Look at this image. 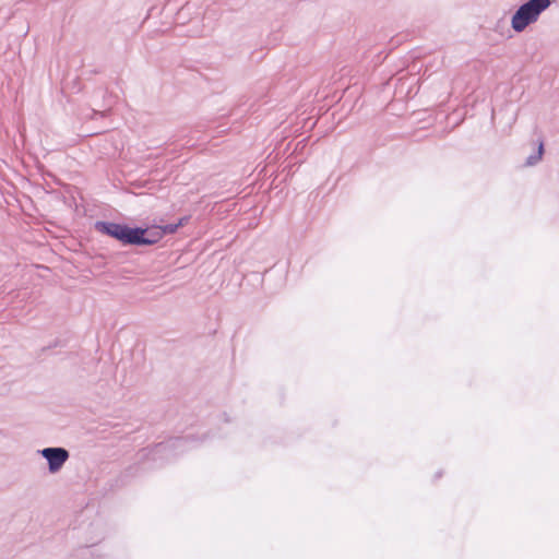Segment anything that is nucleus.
Instances as JSON below:
<instances>
[{
	"instance_id": "1",
	"label": "nucleus",
	"mask_w": 559,
	"mask_h": 559,
	"mask_svg": "<svg viewBox=\"0 0 559 559\" xmlns=\"http://www.w3.org/2000/svg\"><path fill=\"white\" fill-rule=\"evenodd\" d=\"M181 225V222L177 225H166V226H153L151 228H131L127 225L120 224H98V228L114 237L115 239L130 245H153L158 241L163 235L173 234L177 230L178 226Z\"/></svg>"
},
{
	"instance_id": "2",
	"label": "nucleus",
	"mask_w": 559,
	"mask_h": 559,
	"mask_svg": "<svg viewBox=\"0 0 559 559\" xmlns=\"http://www.w3.org/2000/svg\"><path fill=\"white\" fill-rule=\"evenodd\" d=\"M550 5V0H530L521 5L511 20L512 28L522 32L527 25L537 21L538 16Z\"/></svg>"
},
{
	"instance_id": "3",
	"label": "nucleus",
	"mask_w": 559,
	"mask_h": 559,
	"mask_svg": "<svg viewBox=\"0 0 559 559\" xmlns=\"http://www.w3.org/2000/svg\"><path fill=\"white\" fill-rule=\"evenodd\" d=\"M39 453L47 460L48 469L52 474L59 472L70 456L69 451L61 447L45 448Z\"/></svg>"
},
{
	"instance_id": "4",
	"label": "nucleus",
	"mask_w": 559,
	"mask_h": 559,
	"mask_svg": "<svg viewBox=\"0 0 559 559\" xmlns=\"http://www.w3.org/2000/svg\"><path fill=\"white\" fill-rule=\"evenodd\" d=\"M187 440L185 438H178L171 442L173 448H181L183 444H186Z\"/></svg>"
},
{
	"instance_id": "5",
	"label": "nucleus",
	"mask_w": 559,
	"mask_h": 559,
	"mask_svg": "<svg viewBox=\"0 0 559 559\" xmlns=\"http://www.w3.org/2000/svg\"><path fill=\"white\" fill-rule=\"evenodd\" d=\"M167 448H168V445H165V444H162V443H160V444H158V445L156 447V451H157L158 453H160V452H164Z\"/></svg>"
},
{
	"instance_id": "6",
	"label": "nucleus",
	"mask_w": 559,
	"mask_h": 559,
	"mask_svg": "<svg viewBox=\"0 0 559 559\" xmlns=\"http://www.w3.org/2000/svg\"><path fill=\"white\" fill-rule=\"evenodd\" d=\"M542 154H543V143H540L539 147H538V158L542 157Z\"/></svg>"
}]
</instances>
